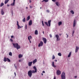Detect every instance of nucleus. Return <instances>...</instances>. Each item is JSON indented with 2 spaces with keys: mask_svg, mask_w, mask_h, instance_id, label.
I'll return each instance as SVG.
<instances>
[{
  "mask_svg": "<svg viewBox=\"0 0 79 79\" xmlns=\"http://www.w3.org/2000/svg\"><path fill=\"white\" fill-rule=\"evenodd\" d=\"M29 41L30 43H31V40H29Z\"/></svg>",
  "mask_w": 79,
  "mask_h": 79,
  "instance_id": "680f3d73",
  "label": "nucleus"
},
{
  "mask_svg": "<svg viewBox=\"0 0 79 79\" xmlns=\"http://www.w3.org/2000/svg\"><path fill=\"white\" fill-rule=\"evenodd\" d=\"M56 79V77H54V79Z\"/></svg>",
  "mask_w": 79,
  "mask_h": 79,
  "instance_id": "603ef678",
  "label": "nucleus"
},
{
  "mask_svg": "<svg viewBox=\"0 0 79 79\" xmlns=\"http://www.w3.org/2000/svg\"><path fill=\"white\" fill-rule=\"evenodd\" d=\"M50 35V37H52V35L50 34V35Z\"/></svg>",
  "mask_w": 79,
  "mask_h": 79,
  "instance_id": "a18cd8bd",
  "label": "nucleus"
},
{
  "mask_svg": "<svg viewBox=\"0 0 79 79\" xmlns=\"http://www.w3.org/2000/svg\"><path fill=\"white\" fill-rule=\"evenodd\" d=\"M32 62H28V66H32Z\"/></svg>",
  "mask_w": 79,
  "mask_h": 79,
  "instance_id": "9b49d317",
  "label": "nucleus"
},
{
  "mask_svg": "<svg viewBox=\"0 0 79 79\" xmlns=\"http://www.w3.org/2000/svg\"><path fill=\"white\" fill-rule=\"evenodd\" d=\"M28 75L29 77H31L32 76V70H29L28 73Z\"/></svg>",
  "mask_w": 79,
  "mask_h": 79,
  "instance_id": "7ed1b4c3",
  "label": "nucleus"
},
{
  "mask_svg": "<svg viewBox=\"0 0 79 79\" xmlns=\"http://www.w3.org/2000/svg\"><path fill=\"white\" fill-rule=\"evenodd\" d=\"M9 1L8 0H6L5 1V4H6V3L8 2Z\"/></svg>",
  "mask_w": 79,
  "mask_h": 79,
  "instance_id": "393cba45",
  "label": "nucleus"
},
{
  "mask_svg": "<svg viewBox=\"0 0 79 79\" xmlns=\"http://www.w3.org/2000/svg\"><path fill=\"white\" fill-rule=\"evenodd\" d=\"M71 52H70L68 56V57H70V56H71Z\"/></svg>",
  "mask_w": 79,
  "mask_h": 79,
  "instance_id": "a878e982",
  "label": "nucleus"
},
{
  "mask_svg": "<svg viewBox=\"0 0 79 79\" xmlns=\"http://www.w3.org/2000/svg\"><path fill=\"white\" fill-rule=\"evenodd\" d=\"M33 69L35 70V73H37V68H36V67L34 66L33 67Z\"/></svg>",
  "mask_w": 79,
  "mask_h": 79,
  "instance_id": "4468645a",
  "label": "nucleus"
},
{
  "mask_svg": "<svg viewBox=\"0 0 79 79\" xmlns=\"http://www.w3.org/2000/svg\"><path fill=\"white\" fill-rule=\"evenodd\" d=\"M23 60V59H20L19 60V62H21V61H22Z\"/></svg>",
  "mask_w": 79,
  "mask_h": 79,
  "instance_id": "e433bc0d",
  "label": "nucleus"
},
{
  "mask_svg": "<svg viewBox=\"0 0 79 79\" xmlns=\"http://www.w3.org/2000/svg\"><path fill=\"white\" fill-rule=\"evenodd\" d=\"M61 35H62V34H59V35H60V36Z\"/></svg>",
  "mask_w": 79,
  "mask_h": 79,
  "instance_id": "052dcab7",
  "label": "nucleus"
},
{
  "mask_svg": "<svg viewBox=\"0 0 79 79\" xmlns=\"http://www.w3.org/2000/svg\"><path fill=\"white\" fill-rule=\"evenodd\" d=\"M30 19V16H28V17L27 18L26 21H29Z\"/></svg>",
  "mask_w": 79,
  "mask_h": 79,
  "instance_id": "4be33fe9",
  "label": "nucleus"
},
{
  "mask_svg": "<svg viewBox=\"0 0 79 79\" xmlns=\"http://www.w3.org/2000/svg\"><path fill=\"white\" fill-rule=\"evenodd\" d=\"M58 55L60 56H61V54L60 53H58Z\"/></svg>",
  "mask_w": 79,
  "mask_h": 79,
  "instance_id": "473e14b6",
  "label": "nucleus"
},
{
  "mask_svg": "<svg viewBox=\"0 0 79 79\" xmlns=\"http://www.w3.org/2000/svg\"><path fill=\"white\" fill-rule=\"evenodd\" d=\"M43 33L44 34V31H43Z\"/></svg>",
  "mask_w": 79,
  "mask_h": 79,
  "instance_id": "69168bd1",
  "label": "nucleus"
},
{
  "mask_svg": "<svg viewBox=\"0 0 79 79\" xmlns=\"http://www.w3.org/2000/svg\"><path fill=\"white\" fill-rule=\"evenodd\" d=\"M55 61H56H56H57V60H55Z\"/></svg>",
  "mask_w": 79,
  "mask_h": 79,
  "instance_id": "e2e57ef3",
  "label": "nucleus"
},
{
  "mask_svg": "<svg viewBox=\"0 0 79 79\" xmlns=\"http://www.w3.org/2000/svg\"><path fill=\"white\" fill-rule=\"evenodd\" d=\"M42 24H43V26H44V22H43V21H42Z\"/></svg>",
  "mask_w": 79,
  "mask_h": 79,
  "instance_id": "a19ab883",
  "label": "nucleus"
},
{
  "mask_svg": "<svg viewBox=\"0 0 79 79\" xmlns=\"http://www.w3.org/2000/svg\"><path fill=\"white\" fill-rule=\"evenodd\" d=\"M45 2V0H43V1H42V2Z\"/></svg>",
  "mask_w": 79,
  "mask_h": 79,
  "instance_id": "13d9d810",
  "label": "nucleus"
},
{
  "mask_svg": "<svg viewBox=\"0 0 79 79\" xmlns=\"http://www.w3.org/2000/svg\"><path fill=\"white\" fill-rule=\"evenodd\" d=\"M45 2H48V0H44Z\"/></svg>",
  "mask_w": 79,
  "mask_h": 79,
  "instance_id": "4c0bfd02",
  "label": "nucleus"
},
{
  "mask_svg": "<svg viewBox=\"0 0 79 79\" xmlns=\"http://www.w3.org/2000/svg\"><path fill=\"white\" fill-rule=\"evenodd\" d=\"M41 75H42V76H43V73H42Z\"/></svg>",
  "mask_w": 79,
  "mask_h": 79,
  "instance_id": "338daca9",
  "label": "nucleus"
},
{
  "mask_svg": "<svg viewBox=\"0 0 79 79\" xmlns=\"http://www.w3.org/2000/svg\"><path fill=\"white\" fill-rule=\"evenodd\" d=\"M35 34H36V35H38V31L37 30H36L35 31Z\"/></svg>",
  "mask_w": 79,
  "mask_h": 79,
  "instance_id": "aec40b11",
  "label": "nucleus"
},
{
  "mask_svg": "<svg viewBox=\"0 0 79 79\" xmlns=\"http://www.w3.org/2000/svg\"><path fill=\"white\" fill-rule=\"evenodd\" d=\"M7 6H10V5L7 4Z\"/></svg>",
  "mask_w": 79,
  "mask_h": 79,
  "instance_id": "6e6d98bb",
  "label": "nucleus"
},
{
  "mask_svg": "<svg viewBox=\"0 0 79 79\" xmlns=\"http://www.w3.org/2000/svg\"><path fill=\"white\" fill-rule=\"evenodd\" d=\"M52 66L54 67V68H56V66H55V65H54V62H53V61H52Z\"/></svg>",
  "mask_w": 79,
  "mask_h": 79,
  "instance_id": "2eb2a0df",
  "label": "nucleus"
},
{
  "mask_svg": "<svg viewBox=\"0 0 79 79\" xmlns=\"http://www.w3.org/2000/svg\"><path fill=\"white\" fill-rule=\"evenodd\" d=\"M23 22H24V23H25V22H26V19H25V18H24L23 19Z\"/></svg>",
  "mask_w": 79,
  "mask_h": 79,
  "instance_id": "c756f323",
  "label": "nucleus"
},
{
  "mask_svg": "<svg viewBox=\"0 0 79 79\" xmlns=\"http://www.w3.org/2000/svg\"><path fill=\"white\" fill-rule=\"evenodd\" d=\"M56 41L57 42L60 40V36H59V35H58V34L56 35Z\"/></svg>",
  "mask_w": 79,
  "mask_h": 79,
  "instance_id": "20e7f679",
  "label": "nucleus"
},
{
  "mask_svg": "<svg viewBox=\"0 0 79 79\" xmlns=\"http://www.w3.org/2000/svg\"><path fill=\"white\" fill-rule=\"evenodd\" d=\"M3 5H4V3H3V2H2L0 6V7H2V6H3Z\"/></svg>",
  "mask_w": 79,
  "mask_h": 79,
  "instance_id": "bb28decb",
  "label": "nucleus"
},
{
  "mask_svg": "<svg viewBox=\"0 0 79 79\" xmlns=\"http://www.w3.org/2000/svg\"><path fill=\"white\" fill-rule=\"evenodd\" d=\"M70 12L72 14H74V12L73 10H71Z\"/></svg>",
  "mask_w": 79,
  "mask_h": 79,
  "instance_id": "f704fd0d",
  "label": "nucleus"
},
{
  "mask_svg": "<svg viewBox=\"0 0 79 79\" xmlns=\"http://www.w3.org/2000/svg\"><path fill=\"white\" fill-rule=\"evenodd\" d=\"M12 44L13 45L14 47V48H16L17 50H18V49H19L20 48H21V47H20V46L19 45H18V43H12Z\"/></svg>",
  "mask_w": 79,
  "mask_h": 79,
  "instance_id": "f257e3e1",
  "label": "nucleus"
},
{
  "mask_svg": "<svg viewBox=\"0 0 79 79\" xmlns=\"http://www.w3.org/2000/svg\"><path fill=\"white\" fill-rule=\"evenodd\" d=\"M14 66H15V68L16 69H17V68H16V64H14Z\"/></svg>",
  "mask_w": 79,
  "mask_h": 79,
  "instance_id": "ea45409f",
  "label": "nucleus"
},
{
  "mask_svg": "<svg viewBox=\"0 0 79 79\" xmlns=\"http://www.w3.org/2000/svg\"><path fill=\"white\" fill-rule=\"evenodd\" d=\"M72 34H74V31H73Z\"/></svg>",
  "mask_w": 79,
  "mask_h": 79,
  "instance_id": "49530a36",
  "label": "nucleus"
},
{
  "mask_svg": "<svg viewBox=\"0 0 79 79\" xmlns=\"http://www.w3.org/2000/svg\"><path fill=\"white\" fill-rule=\"evenodd\" d=\"M61 24H62V22H59L58 23V26H60V25H61Z\"/></svg>",
  "mask_w": 79,
  "mask_h": 79,
  "instance_id": "b1692460",
  "label": "nucleus"
},
{
  "mask_svg": "<svg viewBox=\"0 0 79 79\" xmlns=\"http://www.w3.org/2000/svg\"><path fill=\"white\" fill-rule=\"evenodd\" d=\"M35 73V70H31V73L32 74V73Z\"/></svg>",
  "mask_w": 79,
  "mask_h": 79,
  "instance_id": "72a5a7b5",
  "label": "nucleus"
},
{
  "mask_svg": "<svg viewBox=\"0 0 79 79\" xmlns=\"http://www.w3.org/2000/svg\"><path fill=\"white\" fill-rule=\"evenodd\" d=\"M7 60L8 62H10L11 61V60H10L8 58Z\"/></svg>",
  "mask_w": 79,
  "mask_h": 79,
  "instance_id": "c9c22d12",
  "label": "nucleus"
},
{
  "mask_svg": "<svg viewBox=\"0 0 79 79\" xmlns=\"http://www.w3.org/2000/svg\"><path fill=\"white\" fill-rule=\"evenodd\" d=\"M26 8H27V7H26Z\"/></svg>",
  "mask_w": 79,
  "mask_h": 79,
  "instance_id": "774afa93",
  "label": "nucleus"
},
{
  "mask_svg": "<svg viewBox=\"0 0 79 79\" xmlns=\"http://www.w3.org/2000/svg\"><path fill=\"white\" fill-rule=\"evenodd\" d=\"M25 27L26 29H27V25H26Z\"/></svg>",
  "mask_w": 79,
  "mask_h": 79,
  "instance_id": "4d7b16f0",
  "label": "nucleus"
},
{
  "mask_svg": "<svg viewBox=\"0 0 79 79\" xmlns=\"http://www.w3.org/2000/svg\"><path fill=\"white\" fill-rule=\"evenodd\" d=\"M43 73H45V71H44L42 72Z\"/></svg>",
  "mask_w": 79,
  "mask_h": 79,
  "instance_id": "864d4df0",
  "label": "nucleus"
},
{
  "mask_svg": "<svg viewBox=\"0 0 79 79\" xmlns=\"http://www.w3.org/2000/svg\"><path fill=\"white\" fill-rule=\"evenodd\" d=\"M76 19L74 20L73 23V27H75V26H76Z\"/></svg>",
  "mask_w": 79,
  "mask_h": 79,
  "instance_id": "9d476101",
  "label": "nucleus"
},
{
  "mask_svg": "<svg viewBox=\"0 0 79 79\" xmlns=\"http://www.w3.org/2000/svg\"><path fill=\"white\" fill-rule=\"evenodd\" d=\"M79 47H77V46H76V48L75 50V53H77V52H78V49H79Z\"/></svg>",
  "mask_w": 79,
  "mask_h": 79,
  "instance_id": "1a4fd4ad",
  "label": "nucleus"
},
{
  "mask_svg": "<svg viewBox=\"0 0 79 79\" xmlns=\"http://www.w3.org/2000/svg\"><path fill=\"white\" fill-rule=\"evenodd\" d=\"M28 39L29 40H30V39H32V37L31 36H28Z\"/></svg>",
  "mask_w": 79,
  "mask_h": 79,
  "instance_id": "5701e85b",
  "label": "nucleus"
},
{
  "mask_svg": "<svg viewBox=\"0 0 79 79\" xmlns=\"http://www.w3.org/2000/svg\"><path fill=\"white\" fill-rule=\"evenodd\" d=\"M52 2H56V0H52Z\"/></svg>",
  "mask_w": 79,
  "mask_h": 79,
  "instance_id": "8fccbe9b",
  "label": "nucleus"
},
{
  "mask_svg": "<svg viewBox=\"0 0 79 79\" xmlns=\"http://www.w3.org/2000/svg\"><path fill=\"white\" fill-rule=\"evenodd\" d=\"M36 62H37V59H35L33 61V64H35V63H36Z\"/></svg>",
  "mask_w": 79,
  "mask_h": 79,
  "instance_id": "6ab92c4d",
  "label": "nucleus"
},
{
  "mask_svg": "<svg viewBox=\"0 0 79 79\" xmlns=\"http://www.w3.org/2000/svg\"><path fill=\"white\" fill-rule=\"evenodd\" d=\"M55 58V56H54V55H53L52 56V60H54Z\"/></svg>",
  "mask_w": 79,
  "mask_h": 79,
  "instance_id": "2f4dec72",
  "label": "nucleus"
},
{
  "mask_svg": "<svg viewBox=\"0 0 79 79\" xmlns=\"http://www.w3.org/2000/svg\"><path fill=\"white\" fill-rule=\"evenodd\" d=\"M23 55H21V54H19V58H22V57H23Z\"/></svg>",
  "mask_w": 79,
  "mask_h": 79,
  "instance_id": "a211bd4d",
  "label": "nucleus"
},
{
  "mask_svg": "<svg viewBox=\"0 0 79 79\" xmlns=\"http://www.w3.org/2000/svg\"><path fill=\"white\" fill-rule=\"evenodd\" d=\"M56 73L57 75H60V74H61V71H60L59 70H58L57 71Z\"/></svg>",
  "mask_w": 79,
  "mask_h": 79,
  "instance_id": "0eeeda50",
  "label": "nucleus"
},
{
  "mask_svg": "<svg viewBox=\"0 0 79 79\" xmlns=\"http://www.w3.org/2000/svg\"><path fill=\"white\" fill-rule=\"evenodd\" d=\"M10 40L11 41V42H13V39H10Z\"/></svg>",
  "mask_w": 79,
  "mask_h": 79,
  "instance_id": "58836bf2",
  "label": "nucleus"
},
{
  "mask_svg": "<svg viewBox=\"0 0 79 79\" xmlns=\"http://www.w3.org/2000/svg\"><path fill=\"white\" fill-rule=\"evenodd\" d=\"M32 8V6H30V8Z\"/></svg>",
  "mask_w": 79,
  "mask_h": 79,
  "instance_id": "09e8293b",
  "label": "nucleus"
},
{
  "mask_svg": "<svg viewBox=\"0 0 79 79\" xmlns=\"http://www.w3.org/2000/svg\"><path fill=\"white\" fill-rule=\"evenodd\" d=\"M44 23L45 24H46V25H47V26H48V23L47 22H45Z\"/></svg>",
  "mask_w": 79,
  "mask_h": 79,
  "instance_id": "7c9ffc66",
  "label": "nucleus"
},
{
  "mask_svg": "<svg viewBox=\"0 0 79 79\" xmlns=\"http://www.w3.org/2000/svg\"><path fill=\"white\" fill-rule=\"evenodd\" d=\"M43 42L42 41L40 42V43L38 45V47H42V46H43Z\"/></svg>",
  "mask_w": 79,
  "mask_h": 79,
  "instance_id": "423d86ee",
  "label": "nucleus"
},
{
  "mask_svg": "<svg viewBox=\"0 0 79 79\" xmlns=\"http://www.w3.org/2000/svg\"><path fill=\"white\" fill-rule=\"evenodd\" d=\"M75 77L76 79V78H77V76H75Z\"/></svg>",
  "mask_w": 79,
  "mask_h": 79,
  "instance_id": "5fc2aeb1",
  "label": "nucleus"
},
{
  "mask_svg": "<svg viewBox=\"0 0 79 79\" xmlns=\"http://www.w3.org/2000/svg\"><path fill=\"white\" fill-rule=\"evenodd\" d=\"M14 74L15 75V76H16V72L14 73Z\"/></svg>",
  "mask_w": 79,
  "mask_h": 79,
  "instance_id": "c03bdc74",
  "label": "nucleus"
},
{
  "mask_svg": "<svg viewBox=\"0 0 79 79\" xmlns=\"http://www.w3.org/2000/svg\"><path fill=\"white\" fill-rule=\"evenodd\" d=\"M56 4L57 6H60V5H59V3L58 2H56Z\"/></svg>",
  "mask_w": 79,
  "mask_h": 79,
  "instance_id": "c85d7f7f",
  "label": "nucleus"
},
{
  "mask_svg": "<svg viewBox=\"0 0 79 79\" xmlns=\"http://www.w3.org/2000/svg\"><path fill=\"white\" fill-rule=\"evenodd\" d=\"M29 0V3H31V0Z\"/></svg>",
  "mask_w": 79,
  "mask_h": 79,
  "instance_id": "3c124183",
  "label": "nucleus"
},
{
  "mask_svg": "<svg viewBox=\"0 0 79 79\" xmlns=\"http://www.w3.org/2000/svg\"><path fill=\"white\" fill-rule=\"evenodd\" d=\"M51 21H52L51 20H49L48 21V23L49 27H50V25H51Z\"/></svg>",
  "mask_w": 79,
  "mask_h": 79,
  "instance_id": "ddd939ff",
  "label": "nucleus"
},
{
  "mask_svg": "<svg viewBox=\"0 0 79 79\" xmlns=\"http://www.w3.org/2000/svg\"><path fill=\"white\" fill-rule=\"evenodd\" d=\"M8 58H6V57H4V60H3V61H5V62H6V61H7V59Z\"/></svg>",
  "mask_w": 79,
  "mask_h": 79,
  "instance_id": "dca6fc26",
  "label": "nucleus"
},
{
  "mask_svg": "<svg viewBox=\"0 0 79 79\" xmlns=\"http://www.w3.org/2000/svg\"><path fill=\"white\" fill-rule=\"evenodd\" d=\"M9 55L11 56H12V53L11 52H10L9 54Z\"/></svg>",
  "mask_w": 79,
  "mask_h": 79,
  "instance_id": "cd10ccee",
  "label": "nucleus"
},
{
  "mask_svg": "<svg viewBox=\"0 0 79 79\" xmlns=\"http://www.w3.org/2000/svg\"><path fill=\"white\" fill-rule=\"evenodd\" d=\"M13 37H14V36L13 35L11 36V39H13Z\"/></svg>",
  "mask_w": 79,
  "mask_h": 79,
  "instance_id": "de8ad7c7",
  "label": "nucleus"
},
{
  "mask_svg": "<svg viewBox=\"0 0 79 79\" xmlns=\"http://www.w3.org/2000/svg\"><path fill=\"white\" fill-rule=\"evenodd\" d=\"M61 79H66V76H65V73L64 72H63L61 75Z\"/></svg>",
  "mask_w": 79,
  "mask_h": 79,
  "instance_id": "f03ea898",
  "label": "nucleus"
},
{
  "mask_svg": "<svg viewBox=\"0 0 79 79\" xmlns=\"http://www.w3.org/2000/svg\"><path fill=\"white\" fill-rule=\"evenodd\" d=\"M15 0H14L13 3H12L11 4V5H12V6H14V5H15Z\"/></svg>",
  "mask_w": 79,
  "mask_h": 79,
  "instance_id": "412c9836",
  "label": "nucleus"
},
{
  "mask_svg": "<svg viewBox=\"0 0 79 79\" xmlns=\"http://www.w3.org/2000/svg\"><path fill=\"white\" fill-rule=\"evenodd\" d=\"M46 11L48 13H49V12H50V11L48 10H47Z\"/></svg>",
  "mask_w": 79,
  "mask_h": 79,
  "instance_id": "37998d69",
  "label": "nucleus"
},
{
  "mask_svg": "<svg viewBox=\"0 0 79 79\" xmlns=\"http://www.w3.org/2000/svg\"><path fill=\"white\" fill-rule=\"evenodd\" d=\"M32 20H30L29 23V26H31L32 25Z\"/></svg>",
  "mask_w": 79,
  "mask_h": 79,
  "instance_id": "f8f14e48",
  "label": "nucleus"
},
{
  "mask_svg": "<svg viewBox=\"0 0 79 79\" xmlns=\"http://www.w3.org/2000/svg\"><path fill=\"white\" fill-rule=\"evenodd\" d=\"M1 13L2 15H4V12L3 11V10L2 9L1 10Z\"/></svg>",
  "mask_w": 79,
  "mask_h": 79,
  "instance_id": "f3484780",
  "label": "nucleus"
},
{
  "mask_svg": "<svg viewBox=\"0 0 79 79\" xmlns=\"http://www.w3.org/2000/svg\"><path fill=\"white\" fill-rule=\"evenodd\" d=\"M72 36H73V35H74V34L72 33Z\"/></svg>",
  "mask_w": 79,
  "mask_h": 79,
  "instance_id": "0e129e2a",
  "label": "nucleus"
},
{
  "mask_svg": "<svg viewBox=\"0 0 79 79\" xmlns=\"http://www.w3.org/2000/svg\"><path fill=\"white\" fill-rule=\"evenodd\" d=\"M43 40L44 42V43L45 44H46L47 43V39H46V38H43Z\"/></svg>",
  "mask_w": 79,
  "mask_h": 79,
  "instance_id": "6e6552de",
  "label": "nucleus"
},
{
  "mask_svg": "<svg viewBox=\"0 0 79 79\" xmlns=\"http://www.w3.org/2000/svg\"><path fill=\"white\" fill-rule=\"evenodd\" d=\"M17 25L18 26V29H20L21 28V27H21L19 26V22H18V21H17Z\"/></svg>",
  "mask_w": 79,
  "mask_h": 79,
  "instance_id": "39448f33",
  "label": "nucleus"
},
{
  "mask_svg": "<svg viewBox=\"0 0 79 79\" xmlns=\"http://www.w3.org/2000/svg\"><path fill=\"white\" fill-rule=\"evenodd\" d=\"M66 35H67V38H68V36H69V35H68V34H66Z\"/></svg>",
  "mask_w": 79,
  "mask_h": 79,
  "instance_id": "79ce46f5",
  "label": "nucleus"
},
{
  "mask_svg": "<svg viewBox=\"0 0 79 79\" xmlns=\"http://www.w3.org/2000/svg\"><path fill=\"white\" fill-rule=\"evenodd\" d=\"M12 15H13V10L12 11Z\"/></svg>",
  "mask_w": 79,
  "mask_h": 79,
  "instance_id": "bf43d9fd",
  "label": "nucleus"
}]
</instances>
